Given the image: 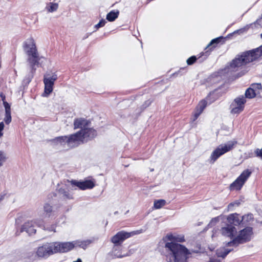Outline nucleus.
Segmentation results:
<instances>
[{
    "label": "nucleus",
    "mask_w": 262,
    "mask_h": 262,
    "mask_svg": "<svg viewBox=\"0 0 262 262\" xmlns=\"http://www.w3.org/2000/svg\"><path fill=\"white\" fill-rule=\"evenodd\" d=\"M168 240L165 244L167 252L165 255L167 262H188L191 253L185 246L174 242H183L185 241L184 236L182 235L168 234Z\"/></svg>",
    "instance_id": "f257e3e1"
},
{
    "label": "nucleus",
    "mask_w": 262,
    "mask_h": 262,
    "mask_svg": "<svg viewBox=\"0 0 262 262\" xmlns=\"http://www.w3.org/2000/svg\"><path fill=\"white\" fill-rule=\"evenodd\" d=\"M262 56V45L236 55L223 70L224 73L232 74L242 69L247 64L256 60Z\"/></svg>",
    "instance_id": "f03ea898"
},
{
    "label": "nucleus",
    "mask_w": 262,
    "mask_h": 262,
    "mask_svg": "<svg viewBox=\"0 0 262 262\" xmlns=\"http://www.w3.org/2000/svg\"><path fill=\"white\" fill-rule=\"evenodd\" d=\"M70 182L71 187L67 185L65 187H60L57 190V195L62 201H67L74 199L73 194L70 191V190L76 189L74 188L75 187H77L81 190H85L92 189L95 186L94 182L91 180L84 181L72 180Z\"/></svg>",
    "instance_id": "7ed1b4c3"
},
{
    "label": "nucleus",
    "mask_w": 262,
    "mask_h": 262,
    "mask_svg": "<svg viewBox=\"0 0 262 262\" xmlns=\"http://www.w3.org/2000/svg\"><path fill=\"white\" fill-rule=\"evenodd\" d=\"M23 49L27 56V62L32 72L36 70L35 66H38L40 57L37 51L35 42L32 37L28 38L23 43Z\"/></svg>",
    "instance_id": "20e7f679"
},
{
    "label": "nucleus",
    "mask_w": 262,
    "mask_h": 262,
    "mask_svg": "<svg viewBox=\"0 0 262 262\" xmlns=\"http://www.w3.org/2000/svg\"><path fill=\"white\" fill-rule=\"evenodd\" d=\"M252 234V228L247 227L239 231L238 235L232 241L228 242L226 244V246L228 247H237L240 244L248 242L251 240Z\"/></svg>",
    "instance_id": "39448f33"
},
{
    "label": "nucleus",
    "mask_w": 262,
    "mask_h": 262,
    "mask_svg": "<svg viewBox=\"0 0 262 262\" xmlns=\"http://www.w3.org/2000/svg\"><path fill=\"white\" fill-rule=\"evenodd\" d=\"M236 143L235 141H230L225 144L220 145L211 153L210 157V163H213L222 155L231 150Z\"/></svg>",
    "instance_id": "423d86ee"
},
{
    "label": "nucleus",
    "mask_w": 262,
    "mask_h": 262,
    "mask_svg": "<svg viewBox=\"0 0 262 262\" xmlns=\"http://www.w3.org/2000/svg\"><path fill=\"white\" fill-rule=\"evenodd\" d=\"M144 232L143 229L134 231L130 232L121 231L117 232L111 238V242L115 246H120L126 239L135 235L139 234Z\"/></svg>",
    "instance_id": "0eeeda50"
},
{
    "label": "nucleus",
    "mask_w": 262,
    "mask_h": 262,
    "mask_svg": "<svg viewBox=\"0 0 262 262\" xmlns=\"http://www.w3.org/2000/svg\"><path fill=\"white\" fill-rule=\"evenodd\" d=\"M251 173L252 171L250 169H247L244 170L237 179L230 185V190L231 191L241 190Z\"/></svg>",
    "instance_id": "6e6552de"
},
{
    "label": "nucleus",
    "mask_w": 262,
    "mask_h": 262,
    "mask_svg": "<svg viewBox=\"0 0 262 262\" xmlns=\"http://www.w3.org/2000/svg\"><path fill=\"white\" fill-rule=\"evenodd\" d=\"M54 242L46 243L37 248L36 254L39 258H47L55 253Z\"/></svg>",
    "instance_id": "1a4fd4ad"
},
{
    "label": "nucleus",
    "mask_w": 262,
    "mask_h": 262,
    "mask_svg": "<svg viewBox=\"0 0 262 262\" xmlns=\"http://www.w3.org/2000/svg\"><path fill=\"white\" fill-rule=\"evenodd\" d=\"M57 79V75L54 73L51 76L46 74L43 77V83L45 84V90L42 96H48L52 91L54 82Z\"/></svg>",
    "instance_id": "9d476101"
},
{
    "label": "nucleus",
    "mask_w": 262,
    "mask_h": 262,
    "mask_svg": "<svg viewBox=\"0 0 262 262\" xmlns=\"http://www.w3.org/2000/svg\"><path fill=\"white\" fill-rule=\"evenodd\" d=\"M35 224L37 225L38 227H41L43 225V221L41 220H36L26 222L21 228L20 232L17 233V231L16 232V234L18 235L20 234V233L24 231H26L29 234L35 233L36 229L34 228Z\"/></svg>",
    "instance_id": "9b49d317"
},
{
    "label": "nucleus",
    "mask_w": 262,
    "mask_h": 262,
    "mask_svg": "<svg viewBox=\"0 0 262 262\" xmlns=\"http://www.w3.org/2000/svg\"><path fill=\"white\" fill-rule=\"evenodd\" d=\"M246 102V100L244 96H241L236 98L231 104V113L232 114H238L242 112L244 110Z\"/></svg>",
    "instance_id": "f8f14e48"
},
{
    "label": "nucleus",
    "mask_w": 262,
    "mask_h": 262,
    "mask_svg": "<svg viewBox=\"0 0 262 262\" xmlns=\"http://www.w3.org/2000/svg\"><path fill=\"white\" fill-rule=\"evenodd\" d=\"M55 253L67 252L74 248V243L72 242H54Z\"/></svg>",
    "instance_id": "ddd939ff"
},
{
    "label": "nucleus",
    "mask_w": 262,
    "mask_h": 262,
    "mask_svg": "<svg viewBox=\"0 0 262 262\" xmlns=\"http://www.w3.org/2000/svg\"><path fill=\"white\" fill-rule=\"evenodd\" d=\"M81 134V133L78 131L75 134L67 136L68 147L72 148L77 146L82 142V138Z\"/></svg>",
    "instance_id": "4468645a"
},
{
    "label": "nucleus",
    "mask_w": 262,
    "mask_h": 262,
    "mask_svg": "<svg viewBox=\"0 0 262 262\" xmlns=\"http://www.w3.org/2000/svg\"><path fill=\"white\" fill-rule=\"evenodd\" d=\"M220 232L223 236L233 239L235 237L237 230L233 225L227 224L221 228Z\"/></svg>",
    "instance_id": "2eb2a0df"
},
{
    "label": "nucleus",
    "mask_w": 262,
    "mask_h": 262,
    "mask_svg": "<svg viewBox=\"0 0 262 262\" xmlns=\"http://www.w3.org/2000/svg\"><path fill=\"white\" fill-rule=\"evenodd\" d=\"M227 221L230 225L234 226H238L243 223L242 217L236 213L229 214L227 217Z\"/></svg>",
    "instance_id": "dca6fc26"
},
{
    "label": "nucleus",
    "mask_w": 262,
    "mask_h": 262,
    "mask_svg": "<svg viewBox=\"0 0 262 262\" xmlns=\"http://www.w3.org/2000/svg\"><path fill=\"white\" fill-rule=\"evenodd\" d=\"M80 133H81V137L82 140L84 139H92L95 137L97 135L96 131L91 128H89L86 127L85 128L83 129H81L79 130Z\"/></svg>",
    "instance_id": "f3484780"
},
{
    "label": "nucleus",
    "mask_w": 262,
    "mask_h": 262,
    "mask_svg": "<svg viewBox=\"0 0 262 262\" xmlns=\"http://www.w3.org/2000/svg\"><path fill=\"white\" fill-rule=\"evenodd\" d=\"M207 105V102L205 100H202L201 101L197 106L195 108L194 115H193V121H195L198 117L200 115V114L202 113L204 108L206 107Z\"/></svg>",
    "instance_id": "a211bd4d"
},
{
    "label": "nucleus",
    "mask_w": 262,
    "mask_h": 262,
    "mask_svg": "<svg viewBox=\"0 0 262 262\" xmlns=\"http://www.w3.org/2000/svg\"><path fill=\"white\" fill-rule=\"evenodd\" d=\"M89 122L84 118H77L74 120V128H81L83 129L89 126Z\"/></svg>",
    "instance_id": "6ab92c4d"
},
{
    "label": "nucleus",
    "mask_w": 262,
    "mask_h": 262,
    "mask_svg": "<svg viewBox=\"0 0 262 262\" xmlns=\"http://www.w3.org/2000/svg\"><path fill=\"white\" fill-rule=\"evenodd\" d=\"M51 142L55 145L65 146L67 145V136L56 137L51 140Z\"/></svg>",
    "instance_id": "aec40b11"
},
{
    "label": "nucleus",
    "mask_w": 262,
    "mask_h": 262,
    "mask_svg": "<svg viewBox=\"0 0 262 262\" xmlns=\"http://www.w3.org/2000/svg\"><path fill=\"white\" fill-rule=\"evenodd\" d=\"M43 211L45 217H51L56 215V212L53 209V207L48 203L43 206Z\"/></svg>",
    "instance_id": "412c9836"
},
{
    "label": "nucleus",
    "mask_w": 262,
    "mask_h": 262,
    "mask_svg": "<svg viewBox=\"0 0 262 262\" xmlns=\"http://www.w3.org/2000/svg\"><path fill=\"white\" fill-rule=\"evenodd\" d=\"M75 247H79L84 249H86L87 247L92 243V241L90 239H87L84 241L76 240L73 241Z\"/></svg>",
    "instance_id": "4be33fe9"
},
{
    "label": "nucleus",
    "mask_w": 262,
    "mask_h": 262,
    "mask_svg": "<svg viewBox=\"0 0 262 262\" xmlns=\"http://www.w3.org/2000/svg\"><path fill=\"white\" fill-rule=\"evenodd\" d=\"M119 15L118 10H112L106 15V19L109 21H113L118 18Z\"/></svg>",
    "instance_id": "5701e85b"
},
{
    "label": "nucleus",
    "mask_w": 262,
    "mask_h": 262,
    "mask_svg": "<svg viewBox=\"0 0 262 262\" xmlns=\"http://www.w3.org/2000/svg\"><path fill=\"white\" fill-rule=\"evenodd\" d=\"M232 250L233 249L232 248H221L219 249H217L216 251V255L218 257L224 258L230 251Z\"/></svg>",
    "instance_id": "b1692460"
},
{
    "label": "nucleus",
    "mask_w": 262,
    "mask_h": 262,
    "mask_svg": "<svg viewBox=\"0 0 262 262\" xmlns=\"http://www.w3.org/2000/svg\"><path fill=\"white\" fill-rule=\"evenodd\" d=\"M224 40L225 38L222 36H220L216 38L213 39L207 45L205 49L206 50L207 48H210L209 50H211L212 49L215 48V46L214 45H216L218 43L221 42L222 41H224Z\"/></svg>",
    "instance_id": "393cba45"
},
{
    "label": "nucleus",
    "mask_w": 262,
    "mask_h": 262,
    "mask_svg": "<svg viewBox=\"0 0 262 262\" xmlns=\"http://www.w3.org/2000/svg\"><path fill=\"white\" fill-rule=\"evenodd\" d=\"M58 8L57 3H49L46 6V9L49 12H53L56 11Z\"/></svg>",
    "instance_id": "a878e982"
},
{
    "label": "nucleus",
    "mask_w": 262,
    "mask_h": 262,
    "mask_svg": "<svg viewBox=\"0 0 262 262\" xmlns=\"http://www.w3.org/2000/svg\"><path fill=\"white\" fill-rule=\"evenodd\" d=\"M245 95V98H247L249 99H252L255 97L256 92H255V90H253L252 88L250 87L246 90Z\"/></svg>",
    "instance_id": "bb28decb"
},
{
    "label": "nucleus",
    "mask_w": 262,
    "mask_h": 262,
    "mask_svg": "<svg viewBox=\"0 0 262 262\" xmlns=\"http://www.w3.org/2000/svg\"><path fill=\"white\" fill-rule=\"evenodd\" d=\"M166 204V201L164 200L160 199L155 200L154 204V207L156 209L161 208Z\"/></svg>",
    "instance_id": "cd10ccee"
},
{
    "label": "nucleus",
    "mask_w": 262,
    "mask_h": 262,
    "mask_svg": "<svg viewBox=\"0 0 262 262\" xmlns=\"http://www.w3.org/2000/svg\"><path fill=\"white\" fill-rule=\"evenodd\" d=\"M7 159V154L3 151L0 150V167L3 166Z\"/></svg>",
    "instance_id": "c85d7f7f"
},
{
    "label": "nucleus",
    "mask_w": 262,
    "mask_h": 262,
    "mask_svg": "<svg viewBox=\"0 0 262 262\" xmlns=\"http://www.w3.org/2000/svg\"><path fill=\"white\" fill-rule=\"evenodd\" d=\"M243 222L248 223L253 220V215L252 213H248L242 216Z\"/></svg>",
    "instance_id": "c756f323"
},
{
    "label": "nucleus",
    "mask_w": 262,
    "mask_h": 262,
    "mask_svg": "<svg viewBox=\"0 0 262 262\" xmlns=\"http://www.w3.org/2000/svg\"><path fill=\"white\" fill-rule=\"evenodd\" d=\"M4 120L6 124H9L11 122V112H5V116Z\"/></svg>",
    "instance_id": "7c9ffc66"
},
{
    "label": "nucleus",
    "mask_w": 262,
    "mask_h": 262,
    "mask_svg": "<svg viewBox=\"0 0 262 262\" xmlns=\"http://www.w3.org/2000/svg\"><path fill=\"white\" fill-rule=\"evenodd\" d=\"M106 21H105V19H102L99 21V22L97 24H96L95 26V28H96L97 29H98L99 28L103 27L105 25V24H106Z\"/></svg>",
    "instance_id": "2f4dec72"
},
{
    "label": "nucleus",
    "mask_w": 262,
    "mask_h": 262,
    "mask_svg": "<svg viewBox=\"0 0 262 262\" xmlns=\"http://www.w3.org/2000/svg\"><path fill=\"white\" fill-rule=\"evenodd\" d=\"M196 59L197 58L195 56H191L187 60V63L188 65H191L195 62Z\"/></svg>",
    "instance_id": "473e14b6"
},
{
    "label": "nucleus",
    "mask_w": 262,
    "mask_h": 262,
    "mask_svg": "<svg viewBox=\"0 0 262 262\" xmlns=\"http://www.w3.org/2000/svg\"><path fill=\"white\" fill-rule=\"evenodd\" d=\"M250 88L253 90H259L261 88V85L260 83H253L251 85Z\"/></svg>",
    "instance_id": "72a5a7b5"
},
{
    "label": "nucleus",
    "mask_w": 262,
    "mask_h": 262,
    "mask_svg": "<svg viewBox=\"0 0 262 262\" xmlns=\"http://www.w3.org/2000/svg\"><path fill=\"white\" fill-rule=\"evenodd\" d=\"M255 154L256 157H259L262 159V149L257 148L255 150Z\"/></svg>",
    "instance_id": "f704fd0d"
},
{
    "label": "nucleus",
    "mask_w": 262,
    "mask_h": 262,
    "mask_svg": "<svg viewBox=\"0 0 262 262\" xmlns=\"http://www.w3.org/2000/svg\"><path fill=\"white\" fill-rule=\"evenodd\" d=\"M4 105L5 108V112H11L10 105L6 101H3Z\"/></svg>",
    "instance_id": "c9c22d12"
},
{
    "label": "nucleus",
    "mask_w": 262,
    "mask_h": 262,
    "mask_svg": "<svg viewBox=\"0 0 262 262\" xmlns=\"http://www.w3.org/2000/svg\"><path fill=\"white\" fill-rule=\"evenodd\" d=\"M4 105L5 108V112H11L10 105L6 101H3Z\"/></svg>",
    "instance_id": "e433bc0d"
},
{
    "label": "nucleus",
    "mask_w": 262,
    "mask_h": 262,
    "mask_svg": "<svg viewBox=\"0 0 262 262\" xmlns=\"http://www.w3.org/2000/svg\"><path fill=\"white\" fill-rule=\"evenodd\" d=\"M6 195L7 192L6 191H3L0 193V203L4 200Z\"/></svg>",
    "instance_id": "4c0bfd02"
},
{
    "label": "nucleus",
    "mask_w": 262,
    "mask_h": 262,
    "mask_svg": "<svg viewBox=\"0 0 262 262\" xmlns=\"http://www.w3.org/2000/svg\"><path fill=\"white\" fill-rule=\"evenodd\" d=\"M4 122H0V137L3 136V130L4 129Z\"/></svg>",
    "instance_id": "58836bf2"
},
{
    "label": "nucleus",
    "mask_w": 262,
    "mask_h": 262,
    "mask_svg": "<svg viewBox=\"0 0 262 262\" xmlns=\"http://www.w3.org/2000/svg\"><path fill=\"white\" fill-rule=\"evenodd\" d=\"M255 25H257L258 26H259L260 27H262V15L261 17L258 19L256 22L255 23Z\"/></svg>",
    "instance_id": "ea45409f"
},
{
    "label": "nucleus",
    "mask_w": 262,
    "mask_h": 262,
    "mask_svg": "<svg viewBox=\"0 0 262 262\" xmlns=\"http://www.w3.org/2000/svg\"><path fill=\"white\" fill-rule=\"evenodd\" d=\"M208 262H221L219 259L215 258H211Z\"/></svg>",
    "instance_id": "a19ab883"
},
{
    "label": "nucleus",
    "mask_w": 262,
    "mask_h": 262,
    "mask_svg": "<svg viewBox=\"0 0 262 262\" xmlns=\"http://www.w3.org/2000/svg\"><path fill=\"white\" fill-rule=\"evenodd\" d=\"M47 229L50 231L55 232V227L54 225L51 226V227H50L49 229Z\"/></svg>",
    "instance_id": "79ce46f5"
},
{
    "label": "nucleus",
    "mask_w": 262,
    "mask_h": 262,
    "mask_svg": "<svg viewBox=\"0 0 262 262\" xmlns=\"http://www.w3.org/2000/svg\"><path fill=\"white\" fill-rule=\"evenodd\" d=\"M0 96L2 98V100L4 101L5 100V95L3 93H1L0 94Z\"/></svg>",
    "instance_id": "37998d69"
},
{
    "label": "nucleus",
    "mask_w": 262,
    "mask_h": 262,
    "mask_svg": "<svg viewBox=\"0 0 262 262\" xmlns=\"http://www.w3.org/2000/svg\"><path fill=\"white\" fill-rule=\"evenodd\" d=\"M234 205V203H230L229 205H228V208L230 209L231 207H233V206Z\"/></svg>",
    "instance_id": "c03bdc74"
},
{
    "label": "nucleus",
    "mask_w": 262,
    "mask_h": 262,
    "mask_svg": "<svg viewBox=\"0 0 262 262\" xmlns=\"http://www.w3.org/2000/svg\"><path fill=\"white\" fill-rule=\"evenodd\" d=\"M214 221H215V222L217 221H218L217 218L215 217V218L211 220V223L213 222Z\"/></svg>",
    "instance_id": "a18cd8bd"
},
{
    "label": "nucleus",
    "mask_w": 262,
    "mask_h": 262,
    "mask_svg": "<svg viewBox=\"0 0 262 262\" xmlns=\"http://www.w3.org/2000/svg\"><path fill=\"white\" fill-rule=\"evenodd\" d=\"M73 262H82V260L80 258H78L77 260L74 261Z\"/></svg>",
    "instance_id": "49530a36"
},
{
    "label": "nucleus",
    "mask_w": 262,
    "mask_h": 262,
    "mask_svg": "<svg viewBox=\"0 0 262 262\" xmlns=\"http://www.w3.org/2000/svg\"><path fill=\"white\" fill-rule=\"evenodd\" d=\"M206 54V56H208L209 53H208V51H207L205 53Z\"/></svg>",
    "instance_id": "de8ad7c7"
},
{
    "label": "nucleus",
    "mask_w": 262,
    "mask_h": 262,
    "mask_svg": "<svg viewBox=\"0 0 262 262\" xmlns=\"http://www.w3.org/2000/svg\"><path fill=\"white\" fill-rule=\"evenodd\" d=\"M123 256L122 255L118 256L117 257L118 258H122Z\"/></svg>",
    "instance_id": "09e8293b"
},
{
    "label": "nucleus",
    "mask_w": 262,
    "mask_h": 262,
    "mask_svg": "<svg viewBox=\"0 0 262 262\" xmlns=\"http://www.w3.org/2000/svg\"><path fill=\"white\" fill-rule=\"evenodd\" d=\"M204 55V53H201V55L199 56V58L201 57V56Z\"/></svg>",
    "instance_id": "8fccbe9b"
},
{
    "label": "nucleus",
    "mask_w": 262,
    "mask_h": 262,
    "mask_svg": "<svg viewBox=\"0 0 262 262\" xmlns=\"http://www.w3.org/2000/svg\"><path fill=\"white\" fill-rule=\"evenodd\" d=\"M18 219L16 220V223L18 224Z\"/></svg>",
    "instance_id": "3c124183"
},
{
    "label": "nucleus",
    "mask_w": 262,
    "mask_h": 262,
    "mask_svg": "<svg viewBox=\"0 0 262 262\" xmlns=\"http://www.w3.org/2000/svg\"><path fill=\"white\" fill-rule=\"evenodd\" d=\"M260 37L262 38V33L260 34Z\"/></svg>",
    "instance_id": "603ef678"
},
{
    "label": "nucleus",
    "mask_w": 262,
    "mask_h": 262,
    "mask_svg": "<svg viewBox=\"0 0 262 262\" xmlns=\"http://www.w3.org/2000/svg\"><path fill=\"white\" fill-rule=\"evenodd\" d=\"M244 73H242L241 75H239V76H241L242 75H243Z\"/></svg>",
    "instance_id": "864d4df0"
},
{
    "label": "nucleus",
    "mask_w": 262,
    "mask_h": 262,
    "mask_svg": "<svg viewBox=\"0 0 262 262\" xmlns=\"http://www.w3.org/2000/svg\"><path fill=\"white\" fill-rule=\"evenodd\" d=\"M154 170V169H152L150 170V171H152Z\"/></svg>",
    "instance_id": "5fc2aeb1"
}]
</instances>
